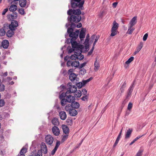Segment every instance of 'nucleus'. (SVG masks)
<instances>
[{
    "label": "nucleus",
    "instance_id": "nucleus-49",
    "mask_svg": "<svg viewBox=\"0 0 156 156\" xmlns=\"http://www.w3.org/2000/svg\"><path fill=\"white\" fill-rule=\"evenodd\" d=\"M89 37H90V36H89V34H87V36L86 37V38L85 40V43H86L88 44L89 41Z\"/></svg>",
    "mask_w": 156,
    "mask_h": 156
},
{
    "label": "nucleus",
    "instance_id": "nucleus-57",
    "mask_svg": "<svg viewBox=\"0 0 156 156\" xmlns=\"http://www.w3.org/2000/svg\"><path fill=\"white\" fill-rule=\"evenodd\" d=\"M68 138V135H64L62 139V142H64Z\"/></svg>",
    "mask_w": 156,
    "mask_h": 156
},
{
    "label": "nucleus",
    "instance_id": "nucleus-20",
    "mask_svg": "<svg viewBox=\"0 0 156 156\" xmlns=\"http://www.w3.org/2000/svg\"><path fill=\"white\" fill-rule=\"evenodd\" d=\"M71 105L72 106L73 108L77 109L80 106L79 103L77 102L73 101Z\"/></svg>",
    "mask_w": 156,
    "mask_h": 156
},
{
    "label": "nucleus",
    "instance_id": "nucleus-24",
    "mask_svg": "<svg viewBox=\"0 0 156 156\" xmlns=\"http://www.w3.org/2000/svg\"><path fill=\"white\" fill-rule=\"evenodd\" d=\"M69 113L70 116H74L77 114L78 112L75 109L73 108L69 111Z\"/></svg>",
    "mask_w": 156,
    "mask_h": 156
},
{
    "label": "nucleus",
    "instance_id": "nucleus-58",
    "mask_svg": "<svg viewBox=\"0 0 156 156\" xmlns=\"http://www.w3.org/2000/svg\"><path fill=\"white\" fill-rule=\"evenodd\" d=\"M85 34H83L80 33L79 34V37L80 39L81 40L83 38L85 37Z\"/></svg>",
    "mask_w": 156,
    "mask_h": 156
},
{
    "label": "nucleus",
    "instance_id": "nucleus-11",
    "mask_svg": "<svg viewBox=\"0 0 156 156\" xmlns=\"http://www.w3.org/2000/svg\"><path fill=\"white\" fill-rule=\"evenodd\" d=\"M41 150L43 151V153L46 154L48 152V148L45 144L44 142H42L41 144Z\"/></svg>",
    "mask_w": 156,
    "mask_h": 156
},
{
    "label": "nucleus",
    "instance_id": "nucleus-54",
    "mask_svg": "<svg viewBox=\"0 0 156 156\" xmlns=\"http://www.w3.org/2000/svg\"><path fill=\"white\" fill-rule=\"evenodd\" d=\"M60 144V142L59 141L57 140L56 142L55 148L58 149V148Z\"/></svg>",
    "mask_w": 156,
    "mask_h": 156
},
{
    "label": "nucleus",
    "instance_id": "nucleus-22",
    "mask_svg": "<svg viewBox=\"0 0 156 156\" xmlns=\"http://www.w3.org/2000/svg\"><path fill=\"white\" fill-rule=\"evenodd\" d=\"M51 122L55 126H58L59 124L58 119L56 118H54L51 121Z\"/></svg>",
    "mask_w": 156,
    "mask_h": 156
},
{
    "label": "nucleus",
    "instance_id": "nucleus-38",
    "mask_svg": "<svg viewBox=\"0 0 156 156\" xmlns=\"http://www.w3.org/2000/svg\"><path fill=\"white\" fill-rule=\"evenodd\" d=\"M94 66L95 67L94 69L96 71L98 69V68L99 66L98 62L97 60H96L94 62Z\"/></svg>",
    "mask_w": 156,
    "mask_h": 156
},
{
    "label": "nucleus",
    "instance_id": "nucleus-40",
    "mask_svg": "<svg viewBox=\"0 0 156 156\" xmlns=\"http://www.w3.org/2000/svg\"><path fill=\"white\" fill-rule=\"evenodd\" d=\"M119 24L118 23H117L115 21H114L113 23V26L112 27L115 29H117L119 27Z\"/></svg>",
    "mask_w": 156,
    "mask_h": 156
},
{
    "label": "nucleus",
    "instance_id": "nucleus-56",
    "mask_svg": "<svg viewBox=\"0 0 156 156\" xmlns=\"http://www.w3.org/2000/svg\"><path fill=\"white\" fill-rule=\"evenodd\" d=\"M35 156H42V151L41 150H38L37 154H35Z\"/></svg>",
    "mask_w": 156,
    "mask_h": 156
},
{
    "label": "nucleus",
    "instance_id": "nucleus-32",
    "mask_svg": "<svg viewBox=\"0 0 156 156\" xmlns=\"http://www.w3.org/2000/svg\"><path fill=\"white\" fill-rule=\"evenodd\" d=\"M121 135H120V134H119L115 142L113 145V147H115L118 144L119 140L121 138Z\"/></svg>",
    "mask_w": 156,
    "mask_h": 156
},
{
    "label": "nucleus",
    "instance_id": "nucleus-55",
    "mask_svg": "<svg viewBox=\"0 0 156 156\" xmlns=\"http://www.w3.org/2000/svg\"><path fill=\"white\" fill-rule=\"evenodd\" d=\"M60 144V142L59 141L57 140L56 142L55 148L58 149V148Z\"/></svg>",
    "mask_w": 156,
    "mask_h": 156
},
{
    "label": "nucleus",
    "instance_id": "nucleus-29",
    "mask_svg": "<svg viewBox=\"0 0 156 156\" xmlns=\"http://www.w3.org/2000/svg\"><path fill=\"white\" fill-rule=\"evenodd\" d=\"M79 81H75L74 83L76 84V86L78 87V88H81L83 86H84V85L83 84L82 82H79Z\"/></svg>",
    "mask_w": 156,
    "mask_h": 156
},
{
    "label": "nucleus",
    "instance_id": "nucleus-36",
    "mask_svg": "<svg viewBox=\"0 0 156 156\" xmlns=\"http://www.w3.org/2000/svg\"><path fill=\"white\" fill-rule=\"evenodd\" d=\"M133 27H131L130 26L129 27L128 30L127 32V33L131 34L132 33L133 31L134 30V29Z\"/></svg>",
    "mask_w": 156,
    "mask_h": 156
},
{
    "label": "nucleus",
    "instance_id": "nucleus-16",
    "mask_svg": "<svg viewBox=\"0 0 156 156\" xmlns=\"http://www.w3.org/2000/svg\"><path fill=\"white\" fill-rule=\"evenodd\" d=\"M136 19L137 17L135 16L130 21L129 24L130 26H131V27H133L136 24L137 22Z\"/></svg>",
    "mask_w": 156,
    "mask_h": 156
},
{
    "label": "nucleus",
    "instance_id": "nucleus-27",
    "mask_svg": "<svg viewBox=\"0 0 156 156\" xmlns=\"http://www.w3.org/2000/svg\"><path fill=\"white\" fill-rule=\"evenodd\" d=\"M133 90L131 89H128L127 95L126 96V99L124 100L123 102H125L126 101V100L127 99H129V97H130L131 96V93L133 91Z\"/></svg>",
    "mask_w": 156,
    "mask_h": 156
},
{
    "label": "nucleus",
    "instance_id": "nucleus-43",
    "mask_svg": "<svg viewBox=\"0 0 156 156\" xmlns=\"http://www.w3.org/2000/svg\"><path fill=\"white\" fill-rule=\"evenodd\" d=\"M143 136V135H142L141 136H138L137 137H136L131 143H130L129 145H132V144H133V143H134V142L136 141L138 139H139V138H140V137H142Z\"/></svg>",
    "mask_w": 156,
    "mask_h": 156
},
{
    "label": "nucleus",
    "instance_id": "nucleus-52",
    "mask_svg": "<svg viewBox=\"0 0 156 156\" xmlns=\"http://www.w3.org/2000/svg\"><path fill=\"white\" fill-rule=\"evenodd\" d=\"M75 55H72L70 57V59L72 60L78 59V57L75 56Z\"/></svg>",
    "mask_w": 156,
    "mask_h": 156
},
{
    "label": "nucleus",
    "instance_id": "nucleus-47",
    "mask_svg": "<svg viewBox=\"0 0 156 156\" xmlns=\"http://www.w3.org/2000/svg\"><path fill=\"white\" fill-rule=\"evenodd\" d=\"M5 90V86L4 84L1 83L0 84V91H4Z\"/></svg>",
    "mask_w": 156,
    "mask_h": 156
},
{
    "label": "nucleus",
    "instance_id": "nucleus-17",
    "mask_svg": "<svg viewBox=\"0 0 156 156\" xmlns=\"http://www.w3.org/2000/svg\"><path fill=\"white\" fill-rule=\"evenodd\" d=\"M133 129H128L127 130V132H126L125 136V139H128L129 138L131 135L133 131Z\"/></svg>",
    "mask_w": 156,
    "mask_h": 156
},
{
    "label": "nucleus",
    "instance_id": "nucleus-42",
    "mask_svg": "<svg viewBox=\"0 0 156 156\" xmlns=\"http://www.w3.org/2000/svg\"><path fill=\"white\" fill-rule=\"evenodd\" d=\"M67 96L65 93H62L59 96V98L60 99H62L63 98H65V97L66 98Z\"/></svg>",
    "mask_w": 156,
    "mask_h": 156
},
{
    "label": "nucleus",
    "instance_id": "nucleus-3",
    "mask_svg": "<svg viewBox=\"0 0 156 156\" xmlns=\"http://www.w3.org/2000/svg\"><path fill=\"white\" fill-rule=\"evenodd\" d=\"M84 2V0H70L71 7L73 9L77 7L83 9V5Z\"/></svg>",
    "mask_w": 156,
    "mask_h": 156
},
{
    "label": "nucleus",
    "instance_id": "nucleus-41",
    "mask_svg": "<svg viewBox=\"0 0 156 156\" xmlns=\"http://www.w3.org/2000/svg\"><path fill=\"white\" fill-rule=\"evenodd\" d=\"M134 57L133 56L131 57L126 62V64H128L131 62L133 60Z\"/></svg>",
    "mask_w": 156,
    "mask_h": 156
},
{
    "label": "nucleus",
    "instance_id": "nucleus-6",
    "mask_svg": "<svg viewBox=\"0 0 156 156\" xmlns=\"http://www.w3.org/2000/svg\"><path fill=\"white\" fill-rule=\"evenodd\" d=\"M77 76L74 73H70L69 76V79L74 83L75 81H79V78L77 77Z\"/></svg>",
    "mask_w": 156,
    "mask_h": 156
},
{
    "label": "nucleus",
    "instance_id": "nucleus-61",
    "mask_svg": "<svg viewBox=\"0 0 156 156\" xmlns=\"http://www.w3.org/2000/svg\"><path fill=\"white\" fill-rule=\"evenodd\" d=\"M148 34L147 33L145 34L143 37V40L144 41H146L147 38Z\"/></svg>",
    "mask_w": 156,
    "mask_h": 156
},
{
    "label": "nucleus",
    "instance_id": "nucleus-2",
    "mask_svg": "<svg viewBox=\"0 0 156 156\" xmlns=\"http://www.w3.org/2000/svg\"><path fill=\"white\" fill-rule=\"evenodd\" d=\"M80 31L79 30H76L75 32L71 33H67L69 34V36L71 37L70 39L68 38V40L70 41V43L72 45V48H83V46L81 44H78V43L75 41L78 37Z\"/></svg>",
    "mask_w": 156,
    "mask_h": 156
},
{
    "label": "nucleus",
    "instance_id": "nucleus-12",
    "mask_svg": "<svg viewBox=\"0 0 156 156\" xmlns=\"http://www.w3.org/2000/svg\"><path fill=\"white\" fill-rule=\"evenodd\" d=\"M15 30V29H12L11 28L8 30L6 33V36L9 37H12L14 34V32L13 31Z\"/></svg>",
    "mask_w": 156,
    "mask_h": 156
},
{
    "label": "nucleus",
    "instance_id": "nucleus-21",
    "mask_svg": "<svg viewBox=\"0 0 156 156\" xmlns=\"http://www.w3.org/2000/svg\"><path fill=\"white\" fill-rule=\"evenodd\" d=\"M63 131L66 134H68L69 132V129L67 126L63 125H62Z\"/></svg>",
    "mask_w": 156,
    "mask_h": 156
},
{
    "label": "nucleus",
    "instance_id": "nucleus-59",
    "mask_svg": "<svg viewBox=\"0 0 156 156\" xmlns=\"http://www.w3.org/2000/svg\"><path fill=\"white\" fill-rule=\"evenodd\" d=\"M81 92L82 93V94L83 95H85L87 94V91L86 89H83L82 90Z\"/></svg>",
    "mask_w": 156,
    "mask_h": 156
},
{
    "label": "nucleus",
    "instance_id": "nucleus-62",
    "mask_svg": "<svg viewBox=\"0 0 156 156\" xmlns=\"http://www.w3.org/2000/svg\"><path fill=\"white\" fill-rule=\"evenodd\" d=\"M73 62V61L70 60H69L67 62V66H72V63Z\"/></svg>",
    "mask_w": 156,
    "mask_h": 156
},
{
    "label": "nucleus",
    "instance_id": "nucleus-37",
    "mask_svg": "<svg viewBox=\"0 0 156 156\" xmlns=\"http://www.w3.org/2000/svg\"><path fill=\"white\" fill-rule=\"evenodd\" d=\"M126 81H125L120 88V90L121 93H123L124 90V89L126 87Z\"/></svg>",
    "mask_w": 156,
    "mask_h": 156
},
{
    "label": "nucleus",
    "instance_id": "nucleus-48",
    "mask_svg": "<svg viewBox=\"0 0 156 156\" xmlns=\"http://www.w3.org/2000/svg\"><path fill=\"white\" fill-rule=\"evenodd\" d=\"M9 2H10L11 4H17L16 2L19 1L20 0H7Z\"/></svg>",
    "mask_w": 156,
    "mask_h": 156
},
{
    "label": "nucleus",
    "instance_id": "nucleus-10",
    "mask_svg": "<svg viewBox=\"0 0 156 156\" xmlns=\"http://www.w3.org/2000/svg\"><path fill=\"white\" fill-rule=\"evenodd\" d=\"M10 28L12 29H15L16 30V28L18 26V23L16 20H12L10 24Z\"/></svg>",
    "mask_w": 156,
    "mask_h": 156
},
{
    "label": "nucleus",
    "instance_id": "nucleus-15",
    "mask_svg": "<svg viewBox=\"0 0 156 156\" xmlns=\"http://www.w3.org/2000/svg\"><path fill=\"white\" fill-rule=\"evenodd\" d=\"M27 149L23 147L21 150L18 156H25L24 154L27 152Z\"/></svg>",
    "mask_w": 156,
    "mask_h": 156
},
{
    "label": "nucleus",
    "instance_id": "nucleus-33",
    "mask_svg": "<svg viewBox=\"0 0 156 156\" xmlns=\"http://www.w3.org/2000/svg\"><path fill=\"white\" fill-rule=\"evenodd\" d=\"M72 109H73V108L71 104L66 105L65 107L66 110L67 112H69Z\"/></svg>",
    "mask_w": 156,
    "mask_h": 156
},
{
    "label": "nucleus",
    "instance_id": "nucleus-1",
    "mask_svg": "<svg viewBox=\"0 0 156 156\" xmlns=\"http://www.w3.org/2000/svg\"><path fill=\"white\" fill-rule=\"evenodd\" d=\"M68 17L67 19L68 23H66V27L68 28L67 33L73 32L74 29L75 28V24L80 22L82 19L81 16H76L71 15Z\"/></svg>",
    "mask_w": 156,
    "mask_h": 156
},
{
    "label": "nucleus",
    "instance_id": "nucleus-60",
    "mask_svg": "<svg viewBox=\"0 0 156 156\" xmlns=\"http://www.w3.org/2000/svg\"><path fill=\"white\" fill-rule=\"evenodd\" d=\"M67 123L69 124L70 125H71L72 124V120L70 119H68L66 121Z\"/></svg>",
    "mask_w": 156,
    "mask_h": 156
},
{
    "label": "nucleus",
    "instance_id": "nucleus-53",
    "mask_svg": "<svg viewBox=\"0 0 156 156\" xmlns=\"http://www.w3.org/2000/svg\"><path fill=\"white\" fill-rule=\"evenodd\" d=\"M132 107H133L132 103L131 102H130L128 104V107H127V109L128 110H130L132 108Z\"/></svg>",
    "mask_w": 156,
    "mask_h": 156
},
{
    "label": "nucleus",
    "instance_id": "nucleus-45",
    "mask_svg": "<svg viewBox=\"0 0 156 156\" xmlns=\"http://www.w3.org/2000/svg\"><path fill=\"white\" fill-rule=\"evenodd\" d=\"M5 33H6L5 31H4V29H2V28H0V36H3L5 34Z\"/></svg>",
    "mask_w": 156,
    "mask_h": 156
},
{
    "label": "nucleus",
    "instance_id": "nucleus-23",
    "mask_svg": "<svg viewBox=\"0 0 156 156\" xmlns=\"http://www.w3.org/2000/svg\"><path fill=\"white\" fill-rule=\"evenodd\" d=\"M73 88L74 89V90H69H69H67L66 93H65L66 94V95L68 96V95H69L71 93H74L76 92L77 90V87H76L75 86L73 85Z\"/></svg>",
    "mask_w": 156,
    "mask_h": 156
},
{
    "label": "nucleus",
    "instance_id": "nucleus-18",
    "mask_svg": "<svg viewBox=\"0 0 156 156\" xmlns=\"http://www.w3.org/2000/svg\"><path fill=\"white\" fill-rule=\"evenodd\" d=\"M143 46V43L141 42L139 44L138 46L134 52V54L135 55L137 53L141 50Z\"/></svg>",
    "mask_w": 156,
    "mask_h": 156
},
{
    "label": "nucleus",
    "instance_id": "nucleus-30",
    "mask_svg": "<svg viewBox=\"0 0 156 156\" xmlns=\"http://www.w3.org/2000/svg\"><path fill=\"white\" fill-rule=\"evenodd\" d=\"M2 28L5 31L6 30H8L9 29V30L11 29L10 24L8 23L4 24L3 25V27Z\"/></svg>",
    "mask_w": 156,
    "mask_h": 156
},
{
    "label": "nucleus",
    "instance_id": "nucleus-46",
    "mask_svg": "<svg viewBox=\"0 0 156 156\" xmlns=\"http://www.w3.org/2000/svg\"><path fill=\"white\" fill-rule=\"evenodd\" d=\"M5 104V101L3 99H0V107L4 106Z\"/></svg>",
    "mask_w": 156,
    "mask_h": 156
},
{
    "label": "nucleus",
    "instance_id": "nucleus-50",
    "mask_svg": "<svg viewBox=\"0 0 156 156\" xmlns=\"http://www.w3.org/2000/svg\"><path fill=\"white\" fill-rule=\"evenodd\" d=\"M18 12L21 15H23L24 14V9L22 8L18 9Z\"/></svg>",
    "mask_w": 156,
    "mask_h": 156
},
{
    "label": "nucleus",
    "instance_id": "nucleus-4",
    "mask_svg": "<svg viewBox=\"0 0 156 156\" xmlns=\"http://www.w3.org/2000/svg\"><path fill=\"white\" fill-rule=\"evenodd\" d=\"M67 13L69 15H72L76 16H80V15L81 14V11L79 9H70L67 11Z\"/></svg>",
    "mask_w": 156,
    "mask_h": 156
},
{
    "label": "nucleus",
    "instance_id": "nucleus-8",
    "mask_svg": "<svg viewBox=\"0 0 156 156\" xmlns=\"http://www.w3.org/2000/svg\"><path fill=\"white\" fill-rule=\"evenodd\" d=\"M53 133L56 136H58L60 133V130L56 126H54L52 128Z\"/></svg>",
    "mask_w": 156,
    "mask_h": 156
},
{
    "label": "nucleus",
    "instance_id": "nucleus-34",
    "mask_svg": "<svg viewBox=\"0 0 156 156\" xmlns=\"http://www.w3.org/2000/svg\"><path fill=\"white\" fill-rule=\"evenodd\" d=\"M76 93L74 95V97L77 98H80L82 95L81 91L80 90H76Z\"/></svg>",
    "mask_w": 156,
    "mask_h": 156
},
{
    "label": "nucleus",
    "instance_id": "nucleus-26",
    "mask_svg": "<svg viewBox=\"0 0 156 156\" xmlns=\"http://www.w3.org/2000/svg\"><path fill=\"white\" fill-rule=\"evenodd\" d=\"M14 4H11L12 5L9 8V11L11 12H14L17 9V6L16 5Z\"/></svg>",
    "mask_w": 156,
    "mask_h": 156
},
{
    "label": "nucleus",
    "instance_id": "nucleus-7",
    "mask_svg": "<svg viewBox=\"0 0 156 156\" xmlns=\"http://www.w3.org/2000/svg\"><path fill=\"white\" fill-rule=\"evenodd\" d=\"M17 13L16 12H13L12 14H9L7 15V17L9 20L11 21L14 20L16 19L17 17Z\"/></svg>",
    "mask_w": 156,
    "mask_h": 156
},
{
    "label": "nucleus",
    "instance_id": "nucleus-19",
    "mask_svg": "<svg viewBox=\"0 0 156 156\" xmlns=\"http://www.w3.org/2000/svg\"><path fill=\"white\" fill-rule=\"evenodd\" d=\"M83 48H75V49H74L75 55L76 56L80 55H81V54L82 52L81 49H82Z\"/></svg>",
    "mask_w": 156,
    "mask_h": 156
},
{
    "label": "nucleus",
    "instance_id": "nucleus-63",
    "mask_svg": "<svg viewBox=\"0 0 156 156\" xmlns=\"http://www.w3.org/2000/svg\"><path fill=\"white\" fill-rule=\"evenodd\" d=\"M87 64V62H85L81 64L80 66H79V68L80 69H81L82 67H84Z\"/></svg>",
    "mask_w": 156,
    "mask_h": 156
},
{
    "label": "nucleus",
    "instance_id": "nucleus-25",
    "mask_svg": "<svg viewBox=\"0 0 156 156\" xmlns=\"http://www.w3.org/2000/svg\"><path fill=\"white\" fill-rule=\"evenodd\" d=\"M19 2L20 6L22 8L24 7L27 4L26 0H20Z\"/></svg>",
    "mask_w": 156,
    "mask_h": 156
},
{
    "label": "nucleus",
    "instance_id": "nucleus-14",
    "mask_svg": "<svg viewBox=\"0 0 156 156\" xmlns=\"http://www.w3.org/2000/svg\"><path fill=\"white\" fill-rule=\"evenodd\" d=\"M66 100H68V102L72 103L73 101H75V97L72 96L70 95L67 96L66 98Z\"/></svg>",
    "mask_w": 156,
    "mask_h": 156
},
{
    "label": "nucleus",
    "instance_id": "nucleus-35",
    "mask_svg": "<svg viewBox=\"0 0 156 156\" xmlns=\"http://www.w3.org/2000/svg\"><path fill=\"white\" fill-rule=\"evenodd\" d=\"M60 100H61V104L62 106H64L66 104V103L68 102V100H66V98H63Z\"/></svg>",
    "mask_w": 156,
    "mask_h": 156
},
{
    "label": "nucleus",
    "instance_id": "nucleus-31",
    "mask_svg": "<svg viewBox=\"0 0 156 156\" xmlns=\"http://www.w3.org/2000/svg\"><path fill=\"white\" fill-rule=\"evenodd\" d=\"M71 64L72 66L77 67L79 66L80 62L78 61H73V62Z\"/></svg>",
    "mask_w": 156,
    "mask_h": 156
},
{
    "label": "nucleus",
    "instance_id": "nucleus-5",
    "mask_svg": "<svg viewBox=\"0 0 156 156\" xmlns=\"http://www.w3.org/2000/svg\"><path fill=\"white\" fill-rule=\"evenodd\" d=\"M53 141V137L50 135H48L45 137V142L48 145L52 146Z\"/></svg>",
    "mask_w": 156,
    "mask_h": 156
},
{
    "label": "nucleus",
    "instance_id": "nucleus-9",
    "mask_svg": "<svg viewBox=\"0 0 156 156\" xmlns=\"http://www.w3.org/2000/svg\"><path fill=\"white\" fill-rule=\"evenodd\" d=\"M9 42L8 40H4L1 42V48L2 47L5 49H7L9 47Z\"/></svg>",
    "mask_w": 156,
    "mask_h": 156
},
{
    "label": "nucleus",
    "instance_id": "nucleus-51",
    "mask_svg": "<svg viewBox=\"0 0 156 156\" xmlns=\"http://www.w3.org/2000/svg\"><path fill=\"white\" fill-rule=\"evenodd\" d=\"M143 151V150L142 149H140L136 154V156H141L142 155Z\"/></svg>",
    "mask_w": 156,
    "mask_h": 156
},
{
    "label": "nucleus",
    "instance_id": "nucleus-13",
    "mask_svg": "<svg viewBox=\"0 0 156 156\" xmlns=\"http://www.w3.org/2000/svg\"><path fill=\"white\" fill-rule=\"evenodd\" d=\"M59 115L61 119L62 120H65L67 117L66 114L64 111H61L59 112Z\"/></svg>",
    "mask_w": 156,
    "mask_h": 156
},
{
    "label": "nucleus",
    "instance_id": "nucleus-39",
    "mask_svg": "<svg viewBox=\"0 0 156 156\" xmlns=\"http://www.w3.org/2000/svg\"><path fill=\"white\" fill-rule=\"evenodd\" d=\"M92 77H90V78L87 79V80H83L82 81V82L84 85V86L88 82H89L90 81L92 80Z\"/></svg>",
    "mask_w": 156,
    "mask_h": 156
},
{
    "label": "nucleus",
    "instance_id": "nucleus-28",
    "mask_svg": "<svg viewBox=\"0 0 156 156\" xmlns=\"http://www.w3.org/2000/svg\"><path fill=\"white\" fill-rule=\"evenodd\" d=\"M117 29H115L113 27H112L111 29V34L110 36L113 37L115 35L117 34Z\"/></svg>",
    "mask_w": 156,
    "mask_h": 156
},
{
    "label": "nucleus",
    "instance_id": "nucleus-64",
    "mask_svg": "<svg viewBox=\"0 0 156 156\" xmlns=\"http://www.w3.org/2000/svg\"><path fill=\"white\" fill-rule=\"evenodd\" d=\"M67 74L68 73L66 70H63V71L62 72V74L64 75V76H66L67 75Z\"/></svg>",
    "mask_w": 156,
    "mask_h": 156
},
{
    "label": "nucleus",
    "instance_id": "nucleus-44",
    "mask_svg": "<svg viewBox=\"0 0 156 156\" xmlns=\"http://www.w3.org/2000/svg\"><path fill=\"white\" fill-rule=\"evenodd\" d=\"M86 70L85 69L83 68L80 69L79 71V74L82 75H84L86 73Z\"/></svg>",
    "mask_w": 156,
    "mask_h": 156
}]
</instances>
